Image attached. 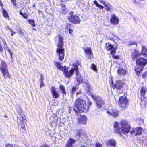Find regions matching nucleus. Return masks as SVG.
Masks as SVG:
<instances>
[{"mask_svg":"<svg viewBox=\"0 0 147 147\" xmlns=\"http://www.w3.org/2000/svg\"><path fill=\"white\" fill-rule=\"evenodd\" d=\"M113 126L115 132L120 136H121V133L124 134L128 133L131 128L128 122L124 120L121 121L119 123L114 122Z\"/></svg>","mask_w":147,"mask_h":147,"instance_id":"f257e3e1","label":"nucleus"},{"mask_svg":"<svg viewBox=\"0 0 147 147\" xmlns=\"http://www.w3.org/2000/svg\"><path fill=\"white\" fill-rule=\"evenodd\" d=\"M59 42L58 45V48L57 49V53L59 56L60 60H62L64 58L65 50L63 46V38L60 35L59 36Z\"/></svg>","mask_w":147,"mask_h":147,"instance_id":"f03ea898","label":"nucleus"},{"mask_svg":"<svg viewBox=\"0 0 147 147\" xmlns=\"http://www.w3.org/2000/svg\"><path fill=\"white\" fill-rule=\"evenodd\" d=\"M75 105L78 111L80 112L86 111V101L81 99H77L75 102Z\"/></svg>","mask_w":147,"mask_h":147,"instance_id":"7ed1b4c3","label":"nucleus"},{"mask_svg":"<svg viewBox=\"0 0 147 147\" xmlns=\"http://www.w3.org/2000/svg\"><path fill=\"white\" fill-rule=\"evenodd\" d=\"M64 73L65 76L67 77H71L73 74L74 72H77L78 71V68L76 65H75L73 67L70 68L68 67L67 68H66V67H64Z\"/></svg>","mask_w":147,"mask_h":147,"instance_id":"20e7f679","label":"nucleus"},{"mask_svg":"<svg viewBox=\"0 0 147 147\" xmlns=\"http://www.w3.org/2000/svg\"><path fill=\"white\" fill-rule=\"evenodd\" d=\"M68 19L69 22L73 24H79L81 22L78 15L74 14L73 12H70L68 17Z\"/></svg>","mask_w":147,"mask_h":147,"instance_id":"39448f33","label":"nucleus"},{"mask_svg":"<svg viewBox=\"0 0 147 147\" xmlns=\"http://www.w3.org/2000/svg\"><path fill=\"white\" fill-rule=\"evenodd\" d=\"M128 100L125 96H122L119 99V104L122 109H125L128 106Z\"/></svg>","mask_w":147,"mask_h":147,"instance_id":"423d86ee","label":"nucleus"},{"mask_svg":"<svg viewBox=\"0 0 147 147\" xmlns=\"http://www.w3.org/2000/svg\"><path fill=\"white\" fill-rule=\"evenodd\" d=\"M91 97L95 101L97 107L99 108H101L105 103L104 100L100 96H96L92 95Z\"/></svg>","mask_w":147,"mask_h":147,"instance_id":"0eeeda50","label":"nucleus"},{"mask_svg":"<svg viewBox=\"0 0 147 147\" xmlns=\"http://www.w3.org/2000/svg\"><path fill=\"white\" fill-rule=\"evenodd\" d=\"M25 120V117L22 116V119H20V122H18V127L20 131L22 132H24L25 131L24 123V122Z\"/></svg>","mask_w":147,"mask_h":147,"instance_id":"6e6552de","label":"nucleus"},{"mask_svg":"<svg viewBox=\"0 0 147 147\" xmlns=\"http://www.w3.org/2000/svg\"><path fill=\"white\" fill-rule=\"evenodd\" d=\"M105 48L106 49L109 51L111 53L114 55L116 52V47H114L113 46L109 43H106L105 44Z\"/></svg>","mask_w":147,"mask_h":147,"instance_id":"1a4fd4ad","label":"nucleus"},{"mask_svg":"<svg viewBox=\"0 0 147 147\" xmlns=\"http://www.w3.org/2000/svg\"><path fill=\"white\" fill-rule=\"evenodd\" d=\"M136 64L141 66H144L147 63V59L144 58H140L136 59Z\"/></svg>","mask_w":147,"mask_h":147,"instance_id":"9d476101","label":"nucleus"},{"mask_svg":"<svg viewBox=\"0 0 147 147\" xmlns=\"http://www.w3.org/2000/svg\"><path fill=\"white\" fill-rule=\"evenodd\" d=\"M51 94L53 98H58L59 96V92L56 91V88L54 86H52L50 89Z\"/></svg>","mask_w":147,"mask_h":147,"instance_id":"9b49d317","label":"nucleus"},{"mask_svg":"<svg viewBox=\"0 0 147 147\" xmlns=\"http://www.w3.org/2000/svg\"><path fill=\"white\" fill-rule=\"evenodd\" d=\"M119 19L117 16L113 14L110 20V22L112 24L114 25L117 24L119 22Z\"/></svg>","mask_w":147,"mask_h":147,"instance_id":"f8f14e48","label":"nucleus"},{"mask_svg":"<svg viewBox=\"0 0 147 147\" xmlns=\"http://www.w3.org/2000/svg\"><path fill=\"white\" fill-rule=\"evenodd\" d=\"M86 120V117L85 115H81L79 118L77 119V122L80 123H85Z\"/></svg>","mask_w":147,"mask_h":147,"instance_id":"ddd939ff","label":"nucleus"},{"mask_svg":"<svg viewBox=\"0 0 147 147\" xmlns=\"http://www.w3.org/2000/svg\"><path fill=\"white\" fill-rule=\"evenodd\" d=\"M142 131V129L140 127L136 128L133 131H131V134H135V135L141 134Z\"/></svg>","mask_w":147,"mask_h":147,"instance_id":"4468645a","label":"nucleus"},{"mask_svg":"<svg viewBox=\"0 0 147 147\" xmlns=\"http://www.w3.org/2000/svg\"><path fill=\"white\" fill-rule=\"evenodd\" d=\"M107 113L109 116H112L114 117H117L119 115L118 111L116 109H113L111 112L107 111Z\"/></svg>","mask_w":147,"mask_h":147,"instance_id":"2eb2a0df","label":"nucleus"},{"mask_svg":"<svg viewBox=\"0 0 147 147\" xmlns=\"http://www.w3.org/2000/svg\"><path fill=\"white\" fill-rule=\"evenodd\" d=\"M141 54L137 50H135L131 54L132 59L133 60H135L136 59L140 56Z\"/></svg>","mask_w":147,"mask_h":147,"instance_id":"dca6fc26","label":"nucleus"},{"mask_svg":"<svg viewBox=\"0 0 147 147\" xmlns=\"http://www.w3.org/2000/svg\"><path fill=\"white\" fill-rule=\"evenodd\" d=\"M76 142V140L75 139L70 138L67 141L65 147H74L72 144Z\"/></svg>","mask_w":147,"mask_h":147,"instance_id":"f3484780","label":"nucleus"},{"mask_svg":"<svg viewBox=\"0 0 147 147\" xmlns=\"http://www.w3.org/2000/svg\"><path fill=\"white\" fill-rule=\"evenodd\" d=\"M3 75L5 78H10L11 76L8 71V69L1 71Z\"/></svg>","mask_w":147,"mask_h":147,"instance_id":"a211bd4d","label":"nucleus"},{"mask_svg":"<svg viewBox=\"0 0 147 147\" xmlns=\"http://www.w3.org/2000/svg\"><path fill=\"white\" fill-rule=\"evenodd\" d=\"M76 80L77 82H78L77 83H76V85H78L80 84V83H82V78L80 74H79L78 72V71H77V72H76Z\"/></svg>","mask_w":147,"mask_h":147,"instance_id":"6ab92c4d","label":"nucleus"},{"mask_svg":"<svg viewBox=\"0 0 147 147\" xmlns=\"http://www.w3.org/2000/svg\"><path fill=\"white\" fill-rule=\"evenodd\" d=\"M7 68V64L4 61L1 60L0 63V69L1 71Z\"/></svg>","mask_w":147,"mask_h":147,"instance_id":"aec40b11","label":"nucleus"},{"mask_svg":"<svg viewBox=\"0 0 147 147\" xmlns=\"http://www.w3.org/2000/svg\"><path fill=\"white\" fill-rule=\"evenodd\" d=\"M107 144L108 145L115 146L116 144V141L113 139H110L107 141Z\"/></svg>","mask_w":147,"mask_h":147,"instance_id":"412c9836","label":"nucleus"},{"mask_svg":"<svg viewBox=\"0 0 147 147\" xmlns=\"http://www.w3.org/2000/svg\"><path fill=\"white\" fill-rule=\"evenodd\" d=\"M59 87V90L60 92L62 94L63 97L64 98V96H65L66 94L65 88L64 86L62 85H60V86Z\"/></svg>","mask_w":147,"mask_h":147,"instance_id":"4be33fe9","label":"nucleus"},{"mask_svg":"<svg viewBox=\"0 0 147 147\" xmlns=\"http://www.w3.org/2000/svg\"><path fill=\"white\" fill-rule=\"evenodd\" d=\"M107 11L111 12L112 11V6L109 3H107L104 5Z\"/></svg>","mask_w":147,"mask_h":147,"instance_id":"5701e85b","label":"nucleus"},{"mask_svg":"<svg viewBox=\"0 0 147 147\" xmlns=\"http://www.w3.org/2000/svg\"><path fill=\"white\" fill-rule=\"evenodd\" d=\"M141 54L147 57V49L145 47H142Z\"/></svg>","mask_w":147,"mask_h":147,"instance_id":"b1692460","label":"nucleus"},{"mask_svg":"<svg viewBox=\"0 0 147 147\" xmlns=\"http://www.w3.org/2000/svg\"><path fill=\"white\" fill-rule=\"evenodd\" d=\"M2 13L4 17L8 19V20L9 19V17L7 13V11L3 8H2Z\"/></svg>","mask_w":147,"mask_h":147,"instance_id":"393cba45","label":"nucleus"},{"mask_svg":"<svg viewBox=\"0 0 147 147\" xmlns=\"http://www.w3.org/2000/svg\"><path fill=\"white\" fill-rule=\"evenodd\" d=\"M117 73L119 75H124L126 74V71L123 69H119L117 70Z\"/></svg>","mask_w":147,"mask_h":147,"instance_id":"a878e982","label":"nucleus"},{"mask_svg":"<svg viewBox=\"0 0 147 147\" xmlns=\"http://www.w3.org/2000/svg\"><path fill=\"white\" fill-rule=\"evenodd\" d=\"M114 88H117V89H120L121 87V83L120 81H118L117 82L115 85H114Z\"/></svg>","mask_w":147,"mask_h":147,"instance_id":"bb28decb","label":"nucleus"},{"mask_svg":"<svg viewBox=\"0 0 147 147\" xmlns=\"http://www.w3.org/2000/svg\"><path fill=\"white\" fill-rule=\"evenodd\" d=\"M55 66L58 69L61 70V71H63L64 69V67L61 66L60 63L55 62Z\"/></svg>","mask_w":147,"mask_h":147,"instance_id":"cd10ccee","label":"nucleus"},{"mask_svg":"<svg viewBox=\"0 0 147 147\" xmlns=\"http://www.w3.org/2000/svg\"><path fill=\"white\" fill-rule=\"evenodd\" d=\"M146 91V88L144 87H142V88L140 91L141 94L142 96L141 97L143 98H145V97H144V96Z\"/></svg>","mask_w":147,"mask_h":147,"instance_id":"c85d7f7f","label":"nucleus"},{"mask_svg":"<svg viewBox=\"0 0 147 147\" xmlns=\"http://www.w3.org/2000/svg\"><path fill=\"white\" fill-rule=\"evenodd\" d=\"M142 101L140 103L141 105L143 107H145L146 105V100L145 98H141Z\"/></svg>","mask_w":147,"mask_h":147,"instance_id":"c756f323","label":"nucleus"},{"mask_svg":"<svg viewBox=\"0 0 147 147\" xmlns=\"http://www.w3.org/2000/svg\"><path fill=\"white\" fill-rule=\"evenodd\" d=\"M84 136V134L83 132V131L82 130H80L78 131L77 133V136H78L82 138V136Z\"/></svg>","mask_w":147,"mask_h":147,"instance_id":"7c9ffc66","label":"nucleus"},{"mask_svg":"<svg viewBox=\"0 0 147 147\" xmlns=\"http://www.w3.org/2000/svg\"><path fill=\"white\" fill-rule=\"evenodd\" d=\"M27 22L30 24L32 26L35 27V21L34 20H30V19H28L27 20Z\"/></svg>","mask_w":147,"mask_h":147,"instance_id":"2f4dec72","label":"nucleus"},{"mask_svg":"<svg viewBox=\"0 0 147 147\" xmlns=\"http://www.w3.org/2000/svg\"><path fill=\"white\" fill-rule=\"evenodd\" d=\"M85 53L88 55H91L92 53L91 49L90 48H86L84 49Z\"/></svg>","mask_w":147,"mask_h":147,"instance_id":"473e14b6","label":"nucleus"},{"mask_svg":"<svg viewBox=\"0 0 147 147\" xmlns=\"http://www.w3.org/2000/svg\"><path fill=\"white\" fill-rule=\"evenodd\" d=\"M94 4H95L96 5V6L97 7L100 8V9H102L104 8V7L103 6L101 5H100V4H99L97 2V1H96V0L94 1Z\"/></svg>","mask_w":147,"mask_h":147,"instance_id":"72a5a7b5","label":"nucleus"},{"mask_svg":"<svg viewBox=\"0 0 147 147\" xmlns=\"http://www.w3.org/2000/svg\"><path fill=\"white\" fill-rule=\"evenodd\" d=\"M91 68L94 71H96L97 69L96 67L94 64H92L91 65Z\"/></svg>","mask_w":147,"mask_h":147,"instance_id":"f704fd0d","label":"nucleus"},{"mask_svg":"<svg viewBox=\"0 0 147 147\" xmlns=\"http://www.w3.org/2000/svg\"><path fill=\"white\" fill-rule=\"evenodd\" d=\"M78 87L76 86H73L72 87V92L73 94H74V92H75L76 90L78 89Z\"/></svg>","mask_w":147,"mask_h":147,"instance_id":"c9c22d12","label":"nucleus"},{"mask_svg":"<svg viewBox=\"0 0 147 147\" xmlns=\"http://www.w3.org/2000/svg\"><path fill=\"white\" fill-rule=\"evenodd\" d=\"M91 105V102L89 100H88V107H87L86 108V111H88L89 107Z\"/></svg>","mask_w":147,"mask_h":147,"instance_id":"e433bc0d","label":"nucleus"},{"mask_svg":"<svg viewBox=\"0 0 147 147\" xmlns=\"http://www.w3.org/2000/svg\"><path fill=\"white\" fill-rule=\"evenodd\" d=\"M17 111L18 112V113L20 114L21 116H22L23 117H24V115H21V114L22 113V110L20 108H18L17 109Z\"/></svg>","mask_w":147,"mask_h":147,"instance_id":"4c0bfd02","label":"nucleus"},{"mask_svg":"<svg viewBox=\"0 0 147 147\" xmlns=\"http://www.w3.org/2000/svg\"><path fill=\"white\" fill-rule=\"evenodd\" d=\"M91 88H90L89 86H87L86 88V91L87 92L88 94H90L91 93V91H90Z\"/></svg>","mask_w":147,"mask_h":147,"instance_id":"58836bf2","label":"nucleus"},{"mask_svg":"<svg viewBox=\"0 0 147 147\" xmlns=\"http://www.w3.org/2000/svg\"><path fill=\"white\" fill-rule=\"evenodd\" d=\"M58 117L57 116H55L54 117V120H53V121L54 122V123H57L58 122Z\"/></svg>","mask_w":147,"mask_h":147,"instance_id":"ea45409f","label":"nucleus"},{"mask_svg":"<svg viewBox=\"0 0 147 147\" xmlns=\"http://www.w3.org/2000/svg\"><path fill=\"white\" fill-rule=\"evenodd\" d=\"M129 46L131 45H136L137 43L136 42L132 41L129 42Z\"/></svg>","mask_w":147,"mask_h":147,"instance_id":"a19ab883","label":"nucleus"},{"mask_svg":"<svg viewBox=\"0 0 147 147\" xmlns=\"http://www.w3.org/2000/svg\"><path fill=\"white\" fill-rule=\"evenodd\" d=\"M135 70L137 73H139L142 70V68H136L135 69Z\"/></svg>","mask_w":147,"mask_h":147,"instance_id":"79ce46f5","label":"nucleus"},{"mask_svg":"<svg viewBox=\"0 0 147 147\" xmlns=\"http://www.w3.org/2000/svg\"><path fill=\"white\" fill-rule=\"evenodd\" d=\"M10 31L11 34L12 36H13V35L15 33V32L12 29H10Z\"/></svg>","mask_w":147,"mask_h":147,"instance_id":"37998d69","label":"nucleus"},{"mask_svg":"<svg viewBox=\"0 0 147 147\" xmlns=\"http://www.w3.org/2000/svg\"><path fill=\"white\" fill-rule=\"evenodd\" d=\"M95 147H102V146L98 142L96 144Z\"/></svg>","mask_w":147,"mask_h":147,"instance_id":"c03bdc74","label":"nucleus"},{"mask_svg":"<svg viewBox=\"0 0 147 147\" xmlns=\"http://www.w3.org/2000/svg\"><path fill=\"white\" fill-rule=\"evenodd\" d=\"M139 123L140 125H142L143 123V120L142 119H140L139 120Z\"/></svg>","mask_w":147,"mask_h":147,"instance_id":"a18cd8bd","label":"nucleus"},{"mask_svg":"<svg viewBox=\"0 0 147 147\" xmlns=\"http://www.w3.org/2000/svg\"><path fill=\"white\" fill-rule=\"evenodd\" d=\"M99 2L101 3L102 4L105 5V4L107 3L103 0H99Z\"/></svg>","mask_w":147,"mask_h":147,"instance_id":"49530a36","label":"nucleus"},{"mask_svg":"<svg viewBox=\"0 0 147 147\" xmlns=\"http://www.w3.org/2000/svg\"><path fill=\"white\" fill-rule=\"evenodd\" d=\"M81 93V91L80 90H78L76 92V95L77 96L80 95Z\"/></svg>","mask_w":147,"mask_h":147,"instance_id":"de8ad7c7","label":"nucleus"},{"mask_svg":"<svg viewBox=\"0 0 147 147\" xmlns=\"http://www.w3.org/2000/svg\"><path fill=\"white\" fill-rule=\"evenodd\" d=\"M40 81H42L44 79V77L43 75H40Z\"/></svg>","mask_w":147,"mask_h":147,"instance_id":"09e8293b","label":"nucleus"},{"mask_svg":"<svg viewBox=\"0 0 147 147\" xmlns=\"http://www.w3.org/2000/svg\"><path fill=\"white\" fill-rule=\"evenodd\" d=\"M40 87L44 86L43 81L42 82L40 81Z\"/></svg>","mask_w":147,"mask_h":147,"instance_id":"8fccbe9b","label":"nucleus"},{"mask_svg":"<svg viewBox=\"0 0 147 147\" xmlns=\"http://www.w3.org/2000/svg\"><path fill=\"white\" fill-rule=\"evenodd\" d=\"M12 3L13 4V5L16 6V0H11Z\"/></svg>","mask_w":147,"mask_h":147,"instance_id":"3c124183","label":"nucleus"},{"mask_svg":"<svg viewBox=\"0 0 147 147\" xmlns=\"http://www.w3.org/2000/svg\"><path fill=\"white\" fill-rule=\"evenodd\" d=\"M147 76V71L143 74L142 75L143 78H144Z\"/></svg>","mask_w":147,"mask_h":147,"instance_id":"603ef678","label":"nucleus"},{"mask_svg":"<svg viewBox=\"0 0 147 147\" xmlns=\"http://www.w3.org/2000/svg\"><path fill=\"white\" fill-rule=\"evenodd\" d=\"M27 15V14H24L22 16L25 18L27 19L28 18V16Z\"/></svg>","mask_w":147,"mask_h":147,"instance_id":"864d4df0","label":"nucleus"},{"mask_svg":"<svg viewBox=\"0 0 147 147\" xmlns=\"http://www.w3.org/2000/svg\"><path fill=\"white\" fill-rule=\"evenodd\" d=\"M3 44L5 47L7 46V45L4 40L3 41Z\"/></svg>","mask_w":147,"mask_h":147,"instance_id":"5fc2aeb1","label":"nucleus"},{"mask_svg":"<svg viewBox=\"0 0 147 147\" xmlns=\"http://www.w3.org/2000/svg\"><path fill=\"white\" fill-rule=\"evenodd\" d=\"M8 52L10 54L11 58H12V53L10 49V50L8 51Z\"/></svg>","mask_w":147,"mask_h":147,"instance_id":"6e6d98bb","label":"nucleus"},{"mask_svg":"<svg viewBox=\"0 0 147 147\" xmlns=\"http://www.w3.org/2000/svg\"><path fill=\"white\" fill-rule=\"evenodd\" d=\"M73 32V30L71 29H69V33L70 34H71Z\"/></svg>","mask_w":147,"mask_h":147,"instance_id":"4d7b16f0","label":"nucleus"},{"mask_svg":"<svg viewBox=\"0 0 147 147\" xmlns=\"http://www.w3.org/2000/svg\"><path fill=\"white\" fill-rule=\"evenodd\" d=\"M0 51H3V49L1 46V45H0Z\"/></svg>","mask_w":147,"mask_h":147,"instance_id":"13d9d810","label":"nucleus"},{"mask_svg":"<svg viewBox=\"0 0 147 147\" xmlns=\"http://www.w3.org/2000/svg\"><path fill=\"white\" fill-rule=\"evenodd\" d=\"M5 49L8 51L10 50V49L7 47H6Z\"/></svg>","mask_w":147,"mask_h":147,"instance_id":"bf43d9fd","label":"nucleus"},{"mask_svg":"<svg viewBox=\"0 0 147 147\" xmlns=\"http://www.w3.org/2000/svg\"><path fill=\"white\" fill-rule=\"evenodd\" d=\"M6 29H8L9 30H10V29H11V28H9V26H7L6 27Z\"/></svg>","mask_w":147,"mask_h":147,"instance_id":"052dcab7","label":"nucleus"},{"mask_svg":"<svg viewBox=\"0 0 147 147\" xmlns=\"http://www.w3.org/2000/svg\"><path fill=\"white\" fill-rule=\"evenodd\" d=\"M114 85H115V84H111V86L112 87H113V89H115V88H114L113 86H114Z\"/></svg>","mask_w":147,"mask_h":147,"instance_id":"680f3d73","label":"nucleus"},{"mask_svg":"<svg viewBox=\"0 0 147 147\" xmlns=\"http://www.w3.org/2000/svg\"><path fill=\"white\" fill-rule=\"evenodd\" d=\"M42 147H49V146H48L45 145L43 146Z\"/></svg>","mask_w":147,"mask_h":147,"instance_id":"e2e57ef3","label":"nucleus"},{"mask_svg":"<svg viewBox=\"0 0 147 147\" xmlns=\"http://www.w3.org/2000/svg\"><path fill=\"white\" fill-rule=\"evenodd\" d=\"M118 57L117 56H115V57H114V58L116 59H117L118 58Z\"/></svg>","mask_w":147,"mask_h":147,"instance_id":"0e129e2a","label":"nucleus"},{"mask_svg":"<svg viewBox=\"0 0 147 147\" xmlns=\"http://www.w3.org/2000/svg\"><path fill=\"white\" fill-rule=\"evenodd\" d=\"M20 14L21 15H22V16H23V15H24V13H22V12H20Z\"/></svg>","mask_w":147,"mask_h":147,"instance_id":"69168bd1","label":"nucleus"},{"mask_svg":"<svg viewBox=\"0 0 147 147\" xmlns=\"http://www.w3.org/2000/svg\"><path fill=\"white\" fill-rule=\"evenodd\" d=\"M0 5H1V6H3V4H2L1 3V2H0Z\"/></svg>","mask_w":147,"mask_h":147,"instance_id":"338daca9","label":"nucleus"},{"mask_svg":"<svg viewBox=\"0 0 147 147\" xmlns=\"http://www.w3.org/2000/svg\"><path fill=\"white\" fill-rule=\"evenodd\" d=\"M4 117H6V118H7V116H6V115H4Z\"/></svg>","mask_w":147,"mask_h":147,"instance_id":"774afa93","label":"nucleus"}]
</instances>
